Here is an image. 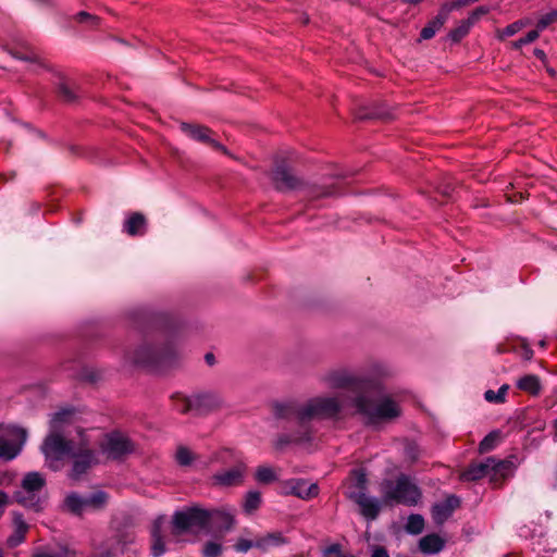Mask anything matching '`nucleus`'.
Returning a JSON list of instances; mask_svg holds the SVG:
<instances>
[{
    "label": "nucleus",
    "mask_w": 557,
    "mask_h": 557,
    "mask_svg": "<svg viewBox=\"0 0 557 557\" xmlns=\"http://www.w3.org/2000/svg\"><path fill=\"white\" fill-rule=\"evenodd\" d=\"M347 396L344 393L324 395L310 398L305 404L295 401L276 403L273 407L274 416L280 419L295 420L299 430L292 435L281 436L276 446L283 447L289 443H309L313 438V431L309 426L312 419H336L345 408Z\"/></svg>",
    "instance_id": "1"
},
{
    "label": "nucleus",
    "mask_w": 557,
    "mask_h": 557,
    "mask_svg": "<svg viewBox=\"0 0 557 557\" xmlns=\"http://www.w3.org/2000/svg\"><path fill=\"white\" fill-rule=\"evenodd\" d=\"M351 405L368 424L391 421L401 414L399 404L387 395H379L377 386L371 382L360 395L354 396Z\"/></svg>",
    "instance_id": "2"
},
{
    "label": "nucleus",
    "mask_w": 557,
    "mask_h": 557,
    "mask_svg": "<svg viewBox=\"0 0 557 557\" xmlns=\"http://www.w3.org/2000/svg\"><path fill=\"white\" fill-rule=\"evenodd\" d=\"M176 357V345L163 336L145 339L136 349L126 354V359L131 362L153 370L172 366Z\"/></svg>",
    "instance_id": "3"
},
{
    "label": "nucleus",
    "mask_w": 557,
    "mask_h": 557,
    "mask_svg": "<svg viewBox=\"0 0 557 557\" xmlns=\"http://www.w3.org/2000/svg\"><path fill=\"white\" fill-rule=\"evenodd\" d=\"M368 479L364 469L351 470L347 483L346 497L359 507V513L368 521L375 520L385 506L383 497L376 498L368 494Z\"/></svg>",
    "instance_id": "4"
},
{
    "label": "nucleus",
    "mask_w": 557,
    "mask_h": 557,
    "mask_svg": "<svg viewBox=\"0 0 557 557\" xmlns=\"http://www.w3.org/2000/svg\"><path fill=\"white\" fill-rule=\"evenodd\" d=\"M70 410L57 412L51 420V432L45 438L41 451L45 455L48 467L58 471L64 466V461L69 458L75 448L71 441L65 440L59 432V424L66 422L71 416Z\"/></svg>",
    "instance_id": "5"
},
{
    "label": "nucleus",
    "mask_w": 557,
    "mask_h": 557,
    "mask_svg": "<svg viewBox=\"0 0 557 557\" xmlns=\"http://www.w3.org/2000/svg\"><path fill=\"white\" fill-rule=\"evenodd\" d=\"M379 492L385 506L414 505L418 502V487L406 474H400L396 479L383 480L380 483Z\"/></svg>",
    "instance_id": "6"
},
{
    "label": "nucleus",
    "mask_w": 557,
    "mask_h": 557,
    "mask_svg": "<svg viewBox=\"0 0 557 557\" xmlns=\"http://www.w3.org/2000/svg\"><path fill=\"white\" fill-rule=\"evenodd\" d=\"M209 510L197 506L175 511L172 517V534L175 536L209 531Z\"/></svg>",
    "instance_id": "7"
},
{
    "label": "nucleus",
    "mask_w": 557,
    "mask_h": 557,
    "mask_svg": "<svg viewBox=\"0 0 557 557\" xmlns=\"http://www.w3.org/2000/svg\"><path fill=\"white\" fill-rule=\"evenodd\" d=\"M45 478L38 472L27 473L21 485V490L16 492L15 497L21 505L39 510L41 508V500L38 493L45 486Z\"/></svg>",
    "instance_id": "8"
},
{
    "label": "nucleus",
    "mask_w": 557,
    "mask_h": 557,
    "mask_svg": "<svg viewBox=\"0 0 557 557\" xmlns=\"http://www.w3.org/2000/svg\"><path fill=\"white\" fill-rule=\"evenodd\" d=\"M322 382L333 389H345L355 396L360 395L366 388L368 381L357 377L346 370H334L322 376Z\"/></svg>",
    "instance_id": "9"
},
{
    "label": "nucleus",
    "mask_w": 557,
    "mask_h": 557,
    "mask_svg": "<svg viewBox=\"0 0 557 557\" xmlns=\"http://www.w3.org/2000/svg\"><path fill=\"white\" fill-rule=\"evenodd\" d=\"M26 441V431L17 426H7L0 430V458H15Z\"/></svg>",
    "instance_id": "10"
},
{
    "label": "nucleus",
    "mask_w": 557,
    "mask_h": 557,
    "mask_svg": "<svg viewBox=\"0 0 557 557\" xmlns=\"http://www.w3.org/2000/svg\"><path fill=\"white\" fill-rule=\"evenodd\" d=\"M101 450L110 459H121L135 450L134 443L121 432H112L104 436L100 444Z\"/></svg>",
    "instance_id": "11"
},
{
    "label": "nucleus",
    "mask_w": 557,
    "mask_h": 557,
    "mask_svg": "<svg viewBox=\"0 0 557 557\" xmlns=\"http://www.w3.org/2000/svg\"><path fill=\"white\" fill-rule=\"evenodd\" d=\"M73 465L69 473L72 480H79L92 466L98 463L97 454L86 445L74 448L71 456Z\"/></svg>",
    "instance_id": "12"
},
{
    "label": "nucleus",
    "mask_w": 557,
    "mask_h": 557,
    "mask_svg": "<svg viewBox=\"0 0 557 557\" xmlns=\"http://www.w3.org/2000/svg\"><path fill=\"white\" fill-rule=\"evenodd\" d=\"M181 128L193 139L207 144L213 149L220 150L225 154L228 153L227 149L223 145L211 138V131L208 127L196 124L182 123Z\"/></svg>",
    "instance_id": "13"
},
{
    "label": "nucleus",
    "mask_w": 557,
    "mask_h": 557,
    "mask_svg": "<svg viewBox=\"0 0 557 557\" xmlns=\"http://www.w3.org/2000/svg\"><path fill=\"white\" fill-rule=\"evenodd\" d=\"M272 181L276 189L286 191L299 188L301 182L284 164H277L272 171Z\"/></svg>",
    "instance_id": "14"
},
{
    "label": "nucleus",
    "mask_w": 557,
    "mask_h": 557,
    "mask_svg": "<svg viewBox=\"0 0 557 557\" xmlns=\"http://www.w3.org/2000/svg\"><path fill=\"white\" fill-rule=\"evenodd\" d=\"M194 404L198 414H206L221 409L224 406V399L216 393H203L194 396Z\"/></svg>",
    "instance_id": "15"
},
{
    "label": "nucleus",
    "mask_w": 557,
    "mask_h": 557,
    "mask_svg": "<svg viewBox=\"0 0 557 557\" xmlns=\"http://www.w3.org/2000/svg\"><path fill=\"white\" fill-rule=\"evenodd\" d=\"M518 463L513 457L504 460H497L493 457V467L491 470V481L495 484H500L506 479L513 475Z\"/></svg>",
    "instance_id": "16"
},
{
    "label": "nucleus",
    "mask_w": 557,
    "mask_h": 557,
    "mask_svg": "<svg viewBox=\"0 0 557 557\" xmlns=\"http://www.w3.org/2000/svg\"><path fill=\"white\" fill-rule=\"evenodd\" d=\"M245 473V467L243 465H236L233 468L216 472L212 476L213 484L220 486H235L243 482Z\"/></svg>",
    "instance_id": "17"
},
{
    "label": "nucleus",
    "mask_w": 557,
    "mask_h": 557,
    "mask_svg": "<svg viewBox=\"0 0 557 557\" xmlns=\"http://www.w3.org/2000/svg\"><path fill=\"white\" fill-rule=\"evenodd\" d=\"M287 486L289 488L288 494L305 500L317 497L320 491L317 483H308L302 479H293L287 482Z\"/></svg>",
    "instance_id": "18"
},
{
    "label": "nucleus",
    "mask_w": 557,
    "mask_h": 557,
    "mask_svg": "<svg viewBox=\"0 0 557 557\" xmlns=\"http://www.w3.org/2000/svg\"><path fill=\"white\" fill-rule=\"evenodd\" d=\"M460 500L456 496H449L445 500L437 503L433 506L432 517L436 524L444 523L458 508Z\"/></svg>",
    "instance_id": "19"
},
{
    "label": "nucleus",
    "mask_w": 557,
    "mask_h": 557,
    "mask_svg": "<svg viewBox=\"0 0 557 557\" xmlns=\"http://www.w3.org/2000/svg\"><path fill=\"white\" fill-rule=\"evenodd\" d=\"M493 467V457L486 458L484 461L471 463L461 474L463 481H478L485 476L491 479V470Z\"/></svg>",
    "instance_id": "20"
},
{
    "label": "nucleus",
    "mask_w": 557,
    "mask_h": 557,
    "mask_svg": "<svg viewBox=\"0 0 557 557\" xmlns=\"http://www.w3.org/2000/svg\"><path fill=\"white\" fill-rule=\"evenodd\" d=\"M209 516H210L209 531L210 530H216V531L228 530L234 522L233 516L230 512H226L224 510H220V509L209 510Z\"/></svg>",
    "instance_id": "21"
},
{
    "label": "nucleus",
    "mask_w": 557,
    "mask_h": 557,
    "mask_svg": "<svg viewBox=\"0 0 557 557\" xmlns=\"http://www.w3.org/2000/svg\"><path fill=\"white\" fill-rule=\"evenodd\" d=\"M446 540L432 533L420 539V552L424 554H437L445 546Z\"/></svg>",
    "instance_id": "22"
},
{
    "label": "nucleus",
    "mask_w": 557,
    "mask_h": 557,
    "mask_svg": "<svg viewBox=\"0 0 557 557\" xmlns=\"http://www.w3.org/2000/svg\"><path fill=\"white\" fill-rule=\"evenodd\" d=\"M13 522L14 532L8 539V545L10 547H16L17 545H20L25 540V535L28 530V525L25 523L22 515H14Z\"/></svg>",
    "instance_id": "23"
},
{
    "label": "nucleus",
    "mask_w": 557,
    "mask_h": 557,
    "mask_svg": "<svg viewBox=\"0 0 557 557\" xmlns=\"http://www.w3.org/2000/svg\"><path fill=\"white\" fill-rule=\"evenodd\" d=\"M146 219L139 212L133 213L124 223V231L131 235H141L145 232Z\"/></svg>",
    "instance_id": "24"
},
{
    "label": "nucleus",
    "mask_w": 557,
    "mask_h": 557,
    "mask_svg": "<svg viewBox=\"0 0 557 557\" xmlns=\"http://www.w3.org/2000/svg\"><path fill=\"white\" fill-rule=\"evenodd\" d=\"M517 387L532 396L541 393L542 385L540 377L535 374H527L517 381Z\"/></svg>",
    "instance_id": "25"
},
{
    "label": "nucleus",
    "mask_w": 557,
    "mask_h": 557,
    "mask_svg": "<svg viewBox=\"0 0 557 557\" xmlns=\"http://www.w3.org/2000/svg\"><path fill=\"white\" fill-rule=\"evenodd\" d=\"M161 524H162V518L157 519L153 523V528L151 531V536H152L151 552L154 557H160L165 552V543L161 535Z\"/></svg>",
    "instance_id": "26"
},
{
    "label": "nucleus",
    "mask_w": 557,
    "mask_h": 557,
    "mask_svg": "<svg viewBox=\"0 0 557 557\" xmlns=\"http://www.w3.org/2000/svg\"><path fill=\"white\" fill-rule=\"evenodd\" d=\"M285 543V539L281 532L268 533L264 536L257 539L256 548L267 550L270 547L280 546Z\"/></svg>",
    "instance_id": "27"
},
{
    "label": "nucleus",
    "mask_w": 557,
    "mask_h": 557,
    "mask_svg": "<svg viewBox=\"0 0 557 557\" xmlns=\"http://www.w3.org/2000/svg\"><path fill=\"white\" fill-rule=\"evenodd\" d=\"M65 506L71 512L75 515H81L83 511L87 509L85 497H82L76 493H71L70 495L66 496Z\"/></svg>",
    "instance_id": "28"
},
{
    "label": "nucleus",
    "mask_w": 557,
    "mask_h": 557,
    "mask_svg": "<svg viewBox=\"0 0 557 557\" xmlns=\"http://www.w3.org/2000/svg\"><path fill=\"white\" fill-rule=\"evenodd\" d=\"M472 26V23L468 18L461 21L454 29L450 30V40L454 42L460 41L463 37H466L469 34Z\"/></svg>",
    "instance_id": "29"
},
{
    "label": "nucleus",
    "mask_w": 557,
    "mask_h": 557,
    "mask_svg": "<svg viewBox=\"0 0 557 557\" xmlns=\"http://www.w3.org/2000/svg\"><path fill=\"white\" fill-rule=\"evenodd\" d=\"M85 502L87 509H100L107 504L108 495L102 491H98L91 494L90 496L85 497Z\"/></svg>",
    "instance_id": "30"
},
{
    "label": "nucleus",
    "mask_w": 557,
    "mask_h": 557,
    "mask_svg": "<svg viewBox=\"0 0 557 557\" xmlns=\"http://www.w3.org/2000/svg\"><path fill=\"white\" fill-rule=\"evenodd\" d=\"M74 20L82 24V25H85L87 28H97L99 25H100V17H98L97 15H92V14H89L88 12L86 11H81L78 12L75 16H74Z\"/></svg>",
    "instance_id": "31"
},
{
    "label": "nucleus",
    "mask_w": 557,
    "mask_h": 557,
    "mask_svg": "<svg viewBox=\"0 0 557 557\" xmlns=\"http://www.w3.org/2000/svg\"><path fill=\"white\" fill-rule=\"evenodd\" d=\"M530 24H531V20L530 18L516 21V22L509 24L508 26H506L502 32H499L498 38L499 39H505L506 37L513 36L520 29H522L523 27H525V26H528Z\"/></svg>",
    "instance_id": "32"
},
{
    "label": "nucleus",
    "mask_w": 557,
    "mask_h": 557,
    "mask_svg": "<svg viewBox=\"0 0 557 557\" xmlns=\"http://www.w3.org/2000/svg\"><path fill=\"white\" fill-rule=\"evenodd\" d=\"M174 409L180 413H187L195 411L194 397L187 398L184 396H176L173 399Z\"/></svg>",
    "instance_id": "33"
},
{
    "label": "nucleus",
    "mask_w": 557,
    "mask_h": 557,
    "mask_svg": "<svg viewBox=\"0 0 557 557\" xmlns=\"http://www.w3.org/2000/svg\"><path fill=\"white\" fill-rule=\"evenodd\" d=\"M261 504V495L258 492L251 491L246 495L244 502V510L246 513H252Z\"/></svg>",
    "instance_id": "34"
},
{
    "label": "nucleus",
    "mask_w": 557,
    "mask_h": 557,
    "mask_svg": "<svg viewBox=\"0 0 557 557\" xmlns=\"http://www.w3.org/2000/svg\"><path fill=\"white\" fill-rule=\"evenodd\" d=\"M508 391V385H503L497 392L488 389L484 393V398L488 403L500 404L505 401V397Z\"/></svg>",
    "instance_id": "35"
},
{
    "label": "nucleus",
    "mask_w": 557,
    "mask_h": 557,
    "mask_svg": "<svg viewBox=\"0 0 557 557\" xmlns=\"http://www.w3.org/2000/svg\"><path fill=\"white\" fill-rule=\"evenodd\" d=\"M256 480L260 483H271L275 480V473L270 467H259L256 471Z\"/></svg>",
    "instance_id": "36"
},
{
    "label": "nucleus",
    "mask_w": 557,
    "mask_h": 557,
    "mask_svg": "<svg viewBox=\"0 0 557 557\" xmlns=\"http://www.w3.org/2000/svg\"><path fill=\"white\" fill-rule=\"evenodd\" d=\"M443 23L444 21L437 17L436 20H434L429 25L422 28V30L420 32V38H432L435 35V33L440 29V27L443 25Z\"/></svg>",
    "instance_id": "37"
},
{
    "label": "nucleus",
    "mask_w": 557,
    "mask_h": 557,
    "mask_svg": "<svg viewBox=\"0 0 557 557\" xmlns=\"http://www.w3.org/2000/svg\"><path fill=\"white\" fill-rule=\"evenodd\" d=\"M498 434L496 432H492L487 434L480 443L479 449L481 453H487L493 450L497 444Z\"/></svg>",
    "instance_id": "38"
},
{
    "label": "nucleus",
    "mask_w": 557,
    "mask_h": 557,
    "mask_svg": "<svg viewBox=\"0 0 557 557\" xmlns=\"http://www.w3.org/2000/svg\"><path fill=\"white\" fill-rule=\"evenodd\" d=\"M175 457H176V461L181 466H188L191 463V461L194 459L193 453L188 448L183 447V446L178 447Z\"/></svg>",
    "instance_id": "39"
},
{
    "label": "nucleus",
    "mask_w": 557,
    "mask_h": 557,
    "mask_svg": "<svg viewBox=\"0 0 557 557\" xmlns=\"http://www.w3.org/2000/svg\"><path fill=\"white\" fill-rule=\"evenodd\" d=\"M557 22V11H552L545 15H543L536 24V30L542 32L550 24Z\"/></svg>",
    "instance_id": "40"
},
{
    "label": "nucleus",
    "mask_w": 557,
    "mask_h": 557,
    "mask_svg": "<svg viewBox=\"0 0 557 557\" xmlns=\"http://www.w3.org/2000/svg\"><path fill=\"white\" fill-rule=\"evenodd\" d=\"M539 36H540L539 30H536V29L530 30L524 37L513 41L512 47L515 49H520L522 46H525V45H529V44L535 41L539 38Z\"/></svg>",
    "instance_id": "41"
},
{
    "label": "nucleus",
    "mask_w": 557,
    "mask_h": 557,
    "mask_svg": "<svg viewBox=\"0 0 557 557\" xmlns=\"http://www.w3.org/2000/svg\"><path fill=\"white\" fill-rule=\"evenodd\" d=\"M202 553L205 557H220L222 545L216 542H208L203 546Z\"/></svg>",
    "instance_id": "42"
},
{
    "label": "nucleus",
    "mask_w": 557,
    "mask_h": 557,
    "mask_svg": "<svg viewBox=\"0 0 557 557\" xmlns=\"http://www.w3.org/2000/svg\"><path fill=\"white\" fill-rule=\"evenodd\" d=\"M33 557H67V549L61 547L58 550H38L34 553Z\"/></svg>",
    "instance_id": "43"
},
{
    "label": "nucleus",
    "mask_w": 557,
    "mask_h": 557,
    "mask_svg": "<svg viewBox=\"0 0 557 557\" xmlns=\"http://www.w3.org/2000/svg\"><path fill=\"white\" fill-rule=\"evenodd\" d=\"M257 539L255 541L247 540V539H239L237 543L235 544V549L238 553H246L250 548L256 547Z\"/></svg>",
    "instance_id": "44"
},
{
    "label": "nucleus",
    "mask_w": 557,
    "mask_h": 557,
    "mask_svg": "<svg viewBox=\"0 0 557 557\" xmlns=\"http://www.w3.org/2000/svg\"><path fill=\"white\" fill-rule=\"evenodd\" d=\"M490 12V8L485 5L478 7L475 10L471 12L468 20L474 25L481 16L487 14Z\"/></svg>",
    "instance_id": "45"
},
{
    "label": "nucleus",
    "mask_w": 557,
    "mask_h": 557,
    "mask_svg": "<svg viewBox=\"0 0 557 557\" xmlns=\"http://www.w3.org/2000/svg\"><path fill=\"white\" fill-rule=\"evenodd\" d=\"M406 530L410 534H418V515L409 516Z\"/></svg>",
    "instance_id": "46"
},
{
    "label": "nucleus",
    "mask_w": 557,
    "mask_h": 557,
    "mask_svg": "<svg viewBox=\"0 0 557 557\" xmlns=\"http://www.w3.org/2000/svg\"><path fill=\"white\" fill-rule=\"evenodd\" d=\"M59 94L66 101H72L74 99L72 90L65 84H61L59 86Z\"/></svg>",
    "instance_id": "47"
},
{
    "label": "nucleus",
    "mask_w": 557,
    "mask_h": 557,
    "mask_svg": "<svg viewBox=\"0 0 557 557\" xmlns=\"http://www.w3.org/2000/svg\"><path fill=\"white\" fill-rule=\"evenodd\" d=\"M334 194V190L330 186H323L319 187L317 191H314L313 196L314 198L318 197H326Z\"/></svg>",
    "instance_id": "48"
},
{
    "label": "nucleus",
    "mask_w": 557,
    "mask_h": 557,
    "mask_svg": "<svg viewBox=\"0 0 557 557\" xmlns=\"http://www.w3.org/2000/svg\"><path fill=\"white\" fill-rule=\"evenodd\" d=\"M478 0H456L454 2H451L448 7V10L451 11V10H457L461 7H466L470 3H474L476 2Z\"/></svg>",
    "instance_id": "49"
},
{
    "label": "nucleus",
    "mask_w": 557,
    "mask_h": 557,
    "mask_svg": "<svg viewBox=\"0 0 557 557\" xmlns=\"http://www.w3.org/2000/svg\"><path fill=\"white\" fill-rule=\"evenodd\" d=\"M371 557H389L384 547H375Z\"/></svg>",
    "instance_id": "50"
},
{
    "label": "nucleus",
    "mask_w": 557,
    "mask_h": 557,
    "mask_svg": "<svg viewBox=\"0 0 557 557\" xmlns=\"http://www.w3.org/2000/svg\"><path fill=\"white\" fill-rule=\"evenodd\" d=\"M9 503V497L8 495L0 491V510H2Z\"/></svg>",
    "instance_id": "51"
},
{
    "label": "nucleus",
    "mask_w": 557,
    "mask_h": 557,
    "mask_svg": "<svg viewBox=\"0 0 557 557\" xmlns=\"http://www.w3.org/2000/svg\"><path fill=\"white\" fill-rule=\"evenodd\" d=\"M326 554H336L338 557L339 554H342L341 546L338 544H334V545L330 546L326 550Z\"/></svg>",
    "instance_id": "52"
},
{
    "label": "nucleus",
    "mask_w": 557,
    "mask_h": 557,
    "mask_svg": "<svg viewBox=\"0 0 557 557\" xmlns=\"http://www.w3.org/2000/svg\"><path fill=\"white\" fill-rule=\"evenodd\" d=\"M205 359H206L208 364H210V366L214 364V356H213V354H211V352L207 354Z\"/></svg>",
    "instance_id": "53"
},
{
    "label": "nucleus",
    "mask_w": 557,
    "mask_h": 557,
    "mask_svg": "<svg viewBox=\"0 0 557 557\" xmlns=\"http://www.w3.org/2000/svg\"><path fill=\"white\" fill-rule=\"evenodd\" d=\"M534 54H535L537 58H540V59H543V58L545 57L544 51H543V50H540V49H536V50L534 51Z\"/></svg>",
    "instance_id": "54"
},
{
    "label": "nucleus",
    "mask_w": 557,
    "mask_h": 557,
    "mask_svg": "<svg viewBox=\"0 0 557 557\" xmlns=\"http://www.w3.org/2000/svg\"><path fill=\"white\" fill-rule=\"evenodd\" d=\"M419 522H420V531L422 530V525H423V519L420 517L419 519Z\"/></svg>",
    "instance_id": "55"
},
{
    "label": "nucleus",
    "mask_w": 557,
    "mask_h": 557,
    "mask_svg": "<svg viewBox=\"0 0 557 557\" xmlns=\"http://www.w3.org/2000/svg\"><path fill=\"white\" fill-rule=\"evenodd\" d=\"M338 557H354V556H351V555H345V554H339V556H338Z\"/></svg>",
    "instance_id": "56"
},
{
    "label": "nucleus",
    "mask_w": 557,
    "mask_h": 557,
    "mask_svg": "<svg viewBox=\"0 0 557 557\" xmlns=\"http://www.w3.org/2000/svg\"><path fill=\"white\" fill-rule=\"evenodd\" d=\"M531 355H532L531 351L525 352V356H527L528 359L531 358Z\"/></svg>",
    "instance_id": "57"
},
{
    "label": "nucleus",
    "mask_w": 557,
    "mask_h": 557,
    "mask_svg": "<svg viewBox=\"0 0 557 557\" xmlns=\"http://www.w3.org/2000/svg\"><path fill=\"white\" fill-rule=\"evenodd\" d=\"M443 194H444L445 196H448V195H449V193H448V190H447V189H444V190H443Z\"/></svg>",
    "instance_id": "58"
},
{
    "label": "nucleus",
    "mask_w": 557,
    "mask_h": 557,
    "mask_svg": "<svg viewBox=\"0 0 557 557\" xmlns=\"http://www.w3.org/2000/svg\"><path fill=\"white\" fill-rule=\"evenodd\" d=\"M554 428H555V431L557 433V419L555 420Z\"/></svg>",
    "instance_id": "59"
},
{
    "label": "nucleus",
    "mask_w": 557,
    "mask_h": 557,
    "mask_svg": "<svg viewBox=\"0 0 557 557\" xmlns=\"http://www.w3.org/2000/svg\"><path fill=\"white\" fill-rule=\"evenodd\" d=\"M408 2H411V3H417L418 0H407Z\"/></svg>",
    "instance_id": "60"
}]
</instances>
